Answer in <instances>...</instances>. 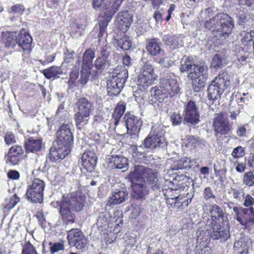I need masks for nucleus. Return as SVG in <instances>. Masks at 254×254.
<instances>
[{
	"mask_svg": "<svg viewBox=\"0 0 254 254\" xmlns=\"http://www.w3.org/2000/svg\"><path fill=\"white\" fill-rule=\"evenodd\" d=\"M131 183L134 197L144 199L148 194L149 186L153 190L161 188L160 179L151 169L143 166H135L128 175Z\"/></svg>",
	"mask_w": 254,
	"mask_h": 254,
	"instance_id": "nucleus-1",
	"label": "nucleus"
},
{
	"mask_svg": "<svg viewBox=\"0 0 254 254\" xmlns=\"http://www.w3.org/2000/svg\"><path fill=\"white\" fill-rule=\"evenodd\" d=\"M85 201V196L77 190L63 195L61 200L53 201L51 204L55 208H59L62 219L68 224L75 222V216L73 212L81 210Z\"/></svg>",
	"mask_w": 254,
	"mask_h": 254,
	"instance_id": "nucleus-2",
	"label": "nucleus"
},
{
	"mask_svg": "<svg viewBox=\"0 0 254 254\" xmlns=\"http://www.w3.org/2000/svg\"><path fill=\"white\" fill-rule=\"evenodd\" d=\"M57 137L49 153L50 159L52 162L64 159L70 152L73 144V135L68 125H63L60 127L57 131Z\"/></svg>",
	"mask_w": 254,
	"mask_h": 254,
	"instance_id": "nucleus-3",
	"label": "nucleus"
},
{
	"mask_svg": "<svg viewBox=\"0 0 254 254\" xmlns=\"http://www.w3.org/2000/svg\"><path fill=\"white\" fill-rule=\"evenodd\" d=\"M180 91L177 81L174 79H161L160 86L152 87L150 90V101L154 107H159L165 98L175 96Z\"/></svg>",
	"mask_w": 254,
	"mask_h": 254,
	"instance_id": "nucleus-4",
	"label": "nucleus"
},
{
	"mask_svg": "<svg viewBox=\"0 0 254 254\" xmlns=\"http://www.w3.org/2000/svg\"><path fill=\"white\" fill-rule=\"evenodd\" d=\"M232 18L224 13H219L205 23V27L215 36L227 37L233 27Z\"/></svg>",
	"mask_w": 254,
	"mask_h": 254,
	"instance_id": "nucleus-5",
	"label": "nucleus"
},
{
	"mask_svg": "<svg viewBox=\"0 0 254 254\" xmlns=\"http://www.w3.org/2000/svg\"><path fill=\"white\" fill-rule=\"evenodd\" d=\"M124 0H110L102 2V12L99 22V38L102 37L106 33L108 23L113 16L118 10L120 6Z\"/></svg>",
	"mask_w": 254,
	"mask_h": 254,
	"instance_id": "nucleus-6",
	"label": "nucleus"
},
{
	"mask_svg": "<svg viewBox=\"0 0 254 254\" xmlns=\"http://www.w3.org/2000/svg\"><path fill=\"white\" fill-rule=\"evenodd\" d=\"M230 76L226 71L220 72L213 79L207 89L209 100H214L220 97L224 90L229 86Z\"/></svg>",
	"mask_w": 254,
	"mask_h": 254,
	"instance_id": "nucleus-7",
	"label": "nucleus"
},
{
	"mask_svg": "<svg viewBox=\"0 0 254 254\" xmlns=\"http://www.w3.org/2000/svg\"><path fill=\"white\" fill-rule=\"evenodd\" d=\"M77 111L74 114L75 125L77 128L81 129L86 125L90 119L92 104L85 98H81L76 103Z\"/></svg>",
	"mask_w": 254,
	"mask_h": 254,
	"instance_id": "nucleus-8",
	"label": "nucleus"
},
{
	"mask_svg": "<svg viewBox=\"0 0 254 254\" xmlns=\"http://www.w3.org/2000/svg\"><path fill=\"white\" fill-rule=\"evenodd\" d=\"M167 141L163 136V131L159 127H153L142 145L148 151H152L166 146Z\"/></svg>",
	"mask_w": 254,
	"mask_h": 254,
	"instance_id": "nucleus-9",
	"label": "nucleus"
},
{
	"mask_svg": "<svg viewBox=\"0 0 254 254\" xmlns=\"http://www.w3.org/2000/svg\"><path fill=\"white\" fill-rule=\"evenodd\" d=\"M45 183L38 179H34L28 183L25 195L27 199L33 203H41L43 201Z\"/></svg>",
	"mask_w": 254,
	"mask_h": 254,
	"instance_id": "nucleus-10",
	"label": "nucleus"
},
{
	"mask_svg": "<svg viewBox=\"0 0 254 254\" xmlns=\"http://www.w3.org/2000/svg\"><path fill=\"white\" fill-rule=\"evenodd\" d=\"M206 226L209 227L207 229L208 234L214 240L220 239L223 241L227 240L230 237V231L228 222L209 223Z\"/></svg>",
	"mask_w": 254,
	"mask_h": 254,
	"instance_id": "nucleus-11",
	"label": "nucleus"
},
{
	"mask_svg": "<svg viewBox=\"0 0 254 254\" xmlns=\"http://www.w3.org/2000/svg\"><path fill=\"white\" fill-rule=\"evenodd\" d=\"M156 76L152 65L146 62L137 76L136 84L140 89L145 90L152 84Z\"/></svg>",
	"mask_w": 254,
	"mask_h": 254,
	"instance_id": "nucleus-12",
	"label": "nucleus"
},
{
	"mask_svg": "<svg viewBox=\"0 0 254 254\" xmlns=\"http://www.w3.org/2000/svg\"><path fill=\"white\" fill-rule=\"evenodd\" d=\"M233 209L236 215V220L246 229L251 230L254 228V209L253 207L240 209L237 207H234Z\"/></svg>",
	"mask_w": 254,
	"mask_h": 254,
	"instance_id": "nucleus-13",
	"label": "nucleus"
},
{
	"mask_svg": "<svg viewBox=\"0 0 254 254\" xmlns=\"http://www.w3.org/2000/svg\"><path fill=\"white\" fill-rule=\"evenodd\" d=\"M67 238L69 244L75 246L78 250L84 249L86 245V239L82 232L78 229H71L69 230Z\"/></svg>",
	"mask_w": 254,
	"mask_h": 254,
	"instance_id": "nucleus-14",
	"label": "nucleus"
},
{
	"mask_svg": "<svg viewBox=\"0 0 254 254\" xmlns=\"http://www.w3.org/2000/svg\"><path fill=\"white\" fill-rule=\"evenodd\" d=\"M127 133L131 135H136L140 131L142 122L141 119L130 114H127L124 117Z\"/></svg>",
	"mask_w": 254,
	"mask_h": 254,
	"instance_id": "nucleus-15",
	"label": "nucleus"
},
{
	"mask_svg": "<svg viewBox=\"0 0 254 254\" xmlns=\"http://www.w3.org/2000/svg\"><path fill=\"white\" fill-rule=\"evenodd\" d=\"M184 120L190 124H195L199 121V115L193 101H190L185 106Z\"/></svg>",
	"mask_w": 254,
	"mask_h": 254,
	"instance_id": "nucleus-16",
	"label": "nucleus"
},
{
	"mask_svg": "<svg viewBox=\"0 0 254 254\" xmlns=\"http://www.w3.org/2000/svg\"><path fill=\"white\" fill-rule=\"evenodd\" d=\"M213 126L215 131L218 133L226 134L230 131L229 124L226 115L224 113L215 115Z\"/></svg>",
	"mask_w": 254,
	"mask_h": 254,
	"instance_id": "nucleus-17",
	"label": "nucleus"
},
{
	"mask_svg": "<svg viewBox=\"0 0 254 254\" xmlns=\"http://www.w3.org/2000/svg\"><path fill=\"white\" fill-rule=\"evenodd\" d=\"M209 212L211 219L208 221L209 223L228 222V214L217 204L209 205Z\"/></svg>",
	"mask_w": 254,
	"mask_h": 254,
	"instance_id": "nucleus-18",
	"label": "nucleus"
},
{
	"mask_svg": "<svg viewBox=\"0 0 254 254\" xmlns=\"http://www.w3.org/2000/svg\"><path fill=\"white\" fill-rule=\"evenodd\" d=\"M97 157L93 151L86 150L81 157L82 166L88 172H92L96 166Z\"/></svg>",
	"mask_w": 254,
	"mask_h": 254,
	"instance_id": "nucleus-19",
	"label": "nucleus"
},
{
	"mask_svg": "<svg viewBox=\"0 0 254 254\" xmlns=\"http://www.w3.org/2000/svg\"><path fill=\"white\" fill-rule=\"evenodd\" d=\"M32 38L25 30H21L16 37V44L19 47L24 51L25 53L28 54L31 51V45Z\"/></svg>",
	"mask_w": 254,
	"mask_h": 254,
	"instance_id": "nucleus-20",
	"label": "nucleus"
},
{
	"mask_svg": "<svg viewBox=\"0 0 254 254\" xmlns=\"http://www.w3.org/2000/svg\"><path fill=\"white\" fill-rule=\"evenodd\" d=\"M23 153L21 146L15 145L12 146L9 150L8 154L5 155L6 163L11 165H15L20 161L21 156Z\"/></svg>",
	"mask_w": 254,
	"mask_h": 254,
	"instance_id": "nucleus-21",
	"label": "nucleus"
},
{
	"mask_svg": "<svg viewBox=\"0 0 254 254\" xmlns=\"http://www.w3.org/2000/svg\"><path fill=\"white\" fill-rule=\"evenodd\" d=\"M132 22L131 17L127 11L120 12L116 17V24L123 32H126Z\"/></svg>",
	"mask_w": 254,
	"mask_h": 254,
	"instance_id": "nucleus-22",
	"label": "nucleus"
},
{
	"mask_svg": "<svg viewBox=\"0 0 254 254\" xmlns=\"http://www.w3.org/2000/svg\"><path fill=\"white\" fill-rule=\"evenodd\" d=\"M109 166L112 169L127 168V159L121 155H112L109 158Z\"/></svg>",
	"mask_w": 254,
	"mask_h": 254,
	"instance_id": "nucleus-23",
	"label": "nucleus"
},
{
	"mask_svg": "<svg viewBox=\"0 0 254 254\" xmlns=\"http://www.w3.org/2000/svg\"><path fill=\"white\" fill-rule=\"evenodd\" d=\"M128 77L127 69L123 66H118L113 71L112 75L110 76L114 78L115 81L121 83L124 86Z\"/></svg>",
	"mask_w": 254,
	"mask_h": 254,
	"instance_id": "nucleus-24",
	"label": "nucleus"
},
{
	"mask_svg": "<svg viewBox=\"0 0 254 254\" xmlns=\"http://www.w3.org/2000/svg\"><path fill=\"white\" fill-rule=\"evenodd\" d=\"M128 198V193L124 190L114 191L110 196L109 202L111 204H118L125 201Z\"/></svg>",
	"mask_w": 254,
	"mask_h": 254,
	"instance_id": "nucleus-25",
	"label": "nucleus"
},
{
	"mask_svg": "<svg viewBox=\"0 0 254 254\" xmlns=\"http://www.w3.org/2000/svg\"><path fill=\"white\" fill-rule=\"evenodd\" d=\"M112 219L113 218L109 212L105 211L101 212L97 221V225L98 229L101 231L105 229L106 227L109 226Z\"/></svg>",
	"mask_w": 254,
	"mask_h": 254,
	"instance_id": "nucleus-26",
	"label": "nucleus"
},
{
	"mask_svg": "<svg viewBox=\"0 0 254 254\" xmlns=\"http://www.w3.org/2000/svg\"><path fill=\"white\" fill-rule=\"evenodd\" d=\"M42 146L41 138L31 137L25 142V147L27 152H35L39 151Z\"/></svg>",
	"mask_w": 254,
	"mask_h": 254,
	"instance_id": "nucleus-27",
	"label": "nucleus"
},
{
	"mask_svg": "<svg viewBox=\"0 0 254 254\" xmlns=\"http://www.w3.org/2000/svg\"><path fill=\"white\" fill-rule=\"evenodd\" d=\"M123 87L121 83L115 81L114 78L109 77L107 82V90L110 96L118 95Z\"/></svg>",
	"mask_w": 254,
	"mask_h": 254,
	"instance_id": "nucleus-28",
	"label": "nucleus"
},
{
	"mask_svg": "<svg viewBox=\"0 0 254 254\" xmlns=\"http://www.w3.org/2000/svg\"><path fill=\"white\" fill-rule=\"evenodd\" d=\"M190 200H189L185 197L179 196L177 198H174L168 200V204L170 205L171 207L176 208L178 210H182L187 207L190 202Z\"/></svg>",
	"mask_w": 254,
	"mask_h": 254,
	"instance_id": "nucleus-29",
	"label": "nucleus"
},
{
	"mask_svg": "<svg viewBox=\"0 0 254 254\" xmlns=\"http://www.w3.org/2000/svg\"><path fill=\"white\" fill-rule=\"evenodd\" d=\"M207 66L204 64L198 65L193 64V68L190 71L189 76L190 78H195L201 76H206Z\"/></svg>",
	"mask_w": 254,
	"mask_h": 254,
	"instance_id": "nucleus-30",
	"label": "nucleus"
},
{
	"mask_svg": "<svg viewBox=\"0 0 254 254\" xmlns=\"http://www.w3.org/2000/svg\"><path fill=\"white\" fill-rule=\"evenodd\" d=\"M146 50L149 54L153 56H157L163 52L161 48V43L155 39H152L147 42Z\"/></svg>",
	"mask_w": 254,
	"mask_h": 254,
	"instance_id": "nucleus-31",
	"label": "nucleus"
},
{
	"mask_svg": "<svg viewBox=\"0 0 254 254\" xmlns=\"http://www.w3.org/2000/svg\"><path fill=\"white\" fill-rule=\"evenodd\" d=\"M1 39L6 47L14 48L16 46V38L13 33L7 31L2 32Z\"/></svg>",
	"mask_w": 254,
	"mask_h": 254,
	"instance_id": "nucleus-32",
	"label": "nucleus"
},
{
	"mask_svg": "<svg viewBox=\"0 0 254 254\" xmlns=\"http://www.w3.org/2000/svg\"><path fill=\"white\" fill-rule=\"evenodd\" d=\"M163 40L167 46L170 49H176L182 45V41L180 37L177 35H166L163 38Z\"/></svg>",
	"mask_w": 254,
	"mask_h": 254,
	"instance_id": "nucleus-33",
	"label": "nucleus"
},
{
	"mask_svg": "<svg viewBox=\"0 0 254 254\" xmlns=\"http://www.w3.org/2000/svg\"><path fill=\"white\" fill-rule=\"evenodd\" d=\"M251 247V243L239 241L234 243V252L236 254H249Z\"/></svg>",
	"mask_w": 254,
	"mask_h": 254,
	"instance_id": "nucleus-34",
	"label": "nucleus"
},
{
	"mask_svg": "<svg viewBox=\"0 0 254 254\" xmlns=\"http://www.w3.org/2000/svg\"><path fill=\"white\" fill-rule=\"evenodd\" d=\"M227 57L223 54H219L215 55L212 59L211 67L216 69L221 68L224 64H227Z\"/></svg>",
	"mask_w": 254,
	"mask_h": 254,
	"instance_id": "nucleus-35",
	"label": "nucleus"
},
{
	"mask_svg": "<svg viewBox=\"0 0 254 254\" xmlns=\"http://www.w3.org/2000/svg\"><path fill=\"white\" fill-rule=\"evenodd\" d=\"M126 110L125 104L123 102H120L118 104L113 114L112 117L114 120V125L117 126L121 118L123 115Z\"/></svg>",
	"mask_w": 254,
	"mask_h": 254,
	"instance_id": "nucleus-36",
	"label": "nucleus"
},
{
	"mask_svg": "<svg viewBox=\"0 0 254 254\" xmlns=\"http://www.w3.org/2000/svg\"><path fill=\"white\" fill-rule=\"evenodd\" d=\"M94 56L95 54L93 50L90 49L87 50L83 56V65L82 66L91 69Z\"/></svg>",
	"mask_w": 254,
	"mask_h": 254,
	"instance_id": "nucleus-37",
	"label": "nucleus"
},
{
	"mask_svg": "<svg viewBox=\"0 0 254 254\" xmlns=\"http://www.w3.org/2000/svg\"><path fill=\"white\" fill-rule=\"evenodd\" d=\"M190 158L187 157H184L178 161H175L171 166V169L172 170H177L179 169H184L189 168Z\"/></svg>",
	"mask_w": 254,
	"mask_h": 254,
	"instance_id": "nucleus-38",
	"label": "nucleus"
},
{
	"mask_svg": "<svg viewBox=\"0 0 254 254\" xmlns=\"http://www.w3.org/2000/svg\"><path fill=\"white\" fill-rule=\"evenodd\" d=\"M43 73L47 78L50 79L62 74V70L60 66H52L49 68L44 69Z\"/></svg>",
	"mask_w": 254,
	"mask_h": 254,
	"instance_id": "nucleus-39",
	"label": "nucleus"
},
{
	"mask_svg": "<svg viewBox=\"0 0 254 254\" xmlns=\"http://www.w3.org/2000/svg\"><path fill=\"white\" fill-rule=\"evenodd\" d=\"M206 76L191 78L192 86L195 92H199L203 89Z\"/></svg>",
	"mask_w": 254,
	"mask_h": 254,
	"instance_id": "nucleus-40",
	"label": "nucleus"
},
{
	"mask_svg": "<svg viewBox=\"0 0 254 254\" xmlns=\"http://www.w3.org/2000/svg\"><path fill=\"white\" fill-rule=\"evenodd\" d=\"M198 143V138L193 136H189L183 140V145L191 150L194 149Z\"/></svg>",
	"mask_w": 254,
	"mask_h": 254,
	"instance_id": "nucleus-41",
	"label": "nucleus"
},
{
	"mask_svg": "<svg viewBox=\"0 0 254 254\" xmlns=\"http://www.w3.org/2000/svg\"><path fill=\"white\" fill-rule=\"evenodd\" d=\"M247 50V48L246 50H244L242 47H239L236 49L238 61L242 64H245L247 63V59L249 55Z\"/></svg>",
	"mask_w": 254,
	"mask_h": 254,
	"instance_id": "nucleus-42",
	"label": "nucleus"
},
{
	"mask_svg": "<svg viewBox=\"0 0 254 254\" xmlns=\"http://www.w3.org/2000/svg\"><path fill=\"white\" fill-rule=\"evenodd\" d=\"M74 51L71 50L66 49L64 52V60L62 63L63 67H67L72 64L73 61Z\"/></svg>",
	"mask_w": 254,
	"mask_h": 254,
	"instance_id": "nucleus-43",
	"label": "nucleus"
},
{
	"mask_svg": "<svg viewBox=\"0 0 254 254\" xmlns=\"http://www.w3.org/2000/svg\"><path fill=\"white\" fill-rule=\"evenodd\" d=\"M90 69L89 68H85L82 66L81 70V75L79 82L82 85L86 84L88 80L89 76L90 74Z\"/></svg>",
	"mask_w": 254,
	"mask_h": 254,
	"instance_id": "nucleus-44",
	"label": "nucleus"
},
{
	"mask_svg": "<svg viewBox=\"0 0 254 254\" xmlns=\"http://www.w3.org/2000/svg\"><path fill=\"white\" fill-rule=\"evenodd\" d=\"M118 45L124 50L129 49L132 46V42L128 36H125L118 41Z\"/></svg>",
	"mask_w": 254,
	"mask_h": 254,
	"instance_id": "nucleus-45",
	"label": "nucleus"
},
{
	"mask_svg": "<svg viewBox=\"0 0 254 254\" xmlns=\"http://www.w3.org/2000/svg\"><path fill=\"white\" fill-rule=\"evenodd\" d=\"M195 251L196 254H210V249L204 242L201 245H196Z\"/></svg>",
	"mask_w": 254,
	"mask_h": 254,
	"instance_id": "nucleus-46",
	"label": "nucleus"
},
{
	"mask_svg": "<svg viewBox=\"0 0 254 254\" xmlns=\"http://www.w3.org/2000/svg\"><path fill=\"white\" fill-rule=\"evenodd\" d=\"M197 239V245H200L203 244H206V240L207 238L205 237V232L202 230V228H199L196 231Z\"/></svg>",
	"mask_w": 254,
	"mask_h": 254,
	"instance_id": "nucleus-47",
	"label": "nucleus"
},
{
	"mask_svg": "<svg viewBox=\"0 0 254 254\" xmlns=\"http://www.w3.org/2000/svg\"><path fill=\"white\" fill-rule=\"evenodd\" d=\"M22 254H38L34 246L30 243L26 244L23 248Z\"/></svg>",
	"mask_w": 254,
	"mask_h": 254,
	"instance_id": "nucleus-48",
	"label": "nucleus"
},
{
	"mask_svg": "<svg viewBox=\"0 0 254 254\" xmlns=\"http://www.w3.org/2000/svg\"><path fill=\"white\" fill-rule=\"evenodd\" d=\"M50 252L52 254L58 252L61 250H63L64 249V245L61 243H50Z\"/></svg>",
	"mask_w": 254,
	"mask_h": 254,
	"instance_id": "nucleus-49",
	"label": "nucleus"
},
{
	"mask_svg": "<svg viewBox=\"0 0 254 254\" xmlns=\"http://www.w3.org/2000/svg\"><path fill=\"white\" fill-rule=\"evenodd\" d=\"M192 63L189 59H186L184 61H182L180 69L182 72L187 71L189 70L190 71L192 69Z\"/></svg>",
	"mask_w": 254,
	"mask_h": 254,
	"instance_id": "nucleus-50",
	"label": "nucleus"
},
{
	"mask_svg": "<svg viewBox=\"0 0 254 254\" xmlns=\"http://www.w3.org/2000/svg\"><path fill=\"white\" fill-rule=\"evenodd\" d=\"M85 26L84 24L74 23L73 24L72 26L71 32L73 34L78 33L79 35H81L82 32L84 30L85 28Z\"/></svg>",
	"mask_w": 254,
	"mask_h": 254,
	"instance_id": "nucleus-51",
	"label": "nucleus"
},
{
	"mask_svg": "<svg viewBox=\"0 0 254 254\" xmlns=\"http://www.w3.org/2000/svg\"><path fill=\"white\" fill-rule=\"evenodd\" d=\"M244 181L247 185L253 186L254 185V175L252 172L246 173L244 176Z\"/></svg>",
	"mask_w": 254,
	"mask_h": 254,
	"instance_id": "nucleus-52",
	"label": "nucleus"
},
{
	"mask_svg": "<svg viewBox=\"0 0 254 254\" xmlns=\"http://www.w3.org/2000/svg\"><path fill=\"white\" fill-rule=\"evenodd\" d=\"M159 63L164 67H169L174 64V61L171 60L169 57L165 56L160 59Z\"/></svg>",
	"mask_w": 254,
	"mask_h": 254,
	"instance_id": "nucleus-53",
	"label": "nucleus"
},
{
	"mask_svg": "<svg viewBox=\"0 0 254 254\" xmlns=\"http://www.w3.org/2000/svg\"><path fill=\"white\" fill-rule=\"evenodd\" d=\"M170 118L173 126L180 125L182 121V118L178 113H174Z\"/></svg>",
	"mask_w": 254,
	"mask_h": 254,
	"instance_id": "nucleus-54",
	"label": "nucleus"
},
{
	"mask_svg": "<svg viewBox=\"0 0 254 254\" xmlns=\"http://www.w3.org/2000/svg\"><path fill=\"white\" fill-rule=\"evenodd\" d=\"M253 34H254V31L245 33L242 39V42L244 45L247 46L253 40Z\"/></svg>",
	"mask_w": 254,
	"mask_h": 254,
	"instance_id": "nucleus-55",
	"label": "nucleus"
},
{
	"mask_svg": "<svg viewBox=\"0 0 254 254\" xmlns=\"http://www.w3.org/2000/svg\"><path fill=\"white\" fill-rule=\"evenodd\" d=\"M244 154V150L241 146H239L233 150L232 155L234 158H238L242 157Z\"/></svg>",
	"mask_w": 254,
	"mask_h": 254,
	"instance_id": "nucleus-56",
	"label": "nucleus"
},
{
	"mask_svg": "<svg viewBox=\"0 0 254 254\" xmlns=\"http://www.w3.org/2000/svg\"><path fill=\"white\" fill-rule=\"evenodd\" d=\"M20 198L17 196L16 194L12 195L9 199L8 203L7 204L9 208H13L15 205L19 201Z\"/></svg>",
	"mask_w": 254,
	"mask_h": 254,
	"instance_id": "nucleus-57",
	"label": "nucleus"
},
{
	"mask_svg": "<svg viewBox=\"0 0 254 254\" xmlns=\"http://www.w3.org/2000/svg\"><path fill=\"white\" fill-rule=\"evenodd\" d=\"M95 65L98 69H103L106 66L105 59L102 58L97 59L95 62Z\"/></svg>",
	"mask_w": 254,
	"mask_h": 254,
	"instance_id": "nucleus-58",
	"label": "nucleus"
},
{
	"mask_svg": "<svg viewBox=\"0 0 254 254\" xmlns=\"http://www.w3.org/2000/svg\"><path fill=\"white\" fill-rule=\"evenodd\" d=\"M203 197L206 200L215 197V195L212 193V190L210 187H206L204 189Z\"/></svg>",
	"mask_w": 254,
	"mask_h": 254,
	"instance_id": "nucleus-59",
	"label": "nucleus"
},
{
	"mask_svg": "<svg viewBox=\"0 0 254 254\" xmlns=\"http://www.w3.org/2000/svg\"><path fill=\"white\" fill-rule=\"evenodd\" d=\"M131 213L130 214V217L132 219H135L137 217H138L140 213V208L139 206L135 205L131 206Z\"/></svg>",
	"mask_w": 254,
	"mask_h": 254,
	"instance_id": "nucleus-60",
	"label": "nucleus"
},
{
	"mask_svg": "<svg viewBox=\"0 0 254 254\" xmlns=\"http://www.w3.org/2000/svg\"><path fill=\"white\" fill-rule=\"evenodd\" d=\"M177 190H169L167 191V194L165 195L166 196V200L167 202V203L168 204V200L171 198H172L174 199V198H177L179 195H177L176 191Z\"/></svg>",
	"mask_w": 254,
	"mask_h": 254,
	"instance_id": "nucleus-61",
	"label": "nucleus"
},
{
	"mask_svg": "<svg viewBox=\"0 0 254 254\" xmlns=\"http://www.w3.org/2000/svg\"><path fill=\"white\" fill-rule=\"evenodd\" d=\"M7 177L11 179L18 180L19 178L20 174L17 171L10 170L7 173Z\"/></svg>",
	"mask_w": 254,
	"mask_h": 254,
	"instance_id": "nucleus-62",
	"label": "nucleus"
},
{
	"mask_svg": "<svg viewBox=\"0 0 254 254\" xmlns=\"http://www.w3.org/2000/svg\"><path fill=\"white\" fill-rule=\"evenodd\" d=\"M5 141L7 144H11L15 142L14 135L12 133H7L5 136Z\"/></svg>",
	"mask_w": 254,
	"mask_h": 254,
	"instance_id": "nucleus-63",
	"label": "nucleus"
},
{
	"mask_svg": "<svg viewBox=\"0 0 254 254\" xmlns=\"http://www.w3.org/2000/svg\"><path fill=\"white\" fill-rule=\"evenodd\" d=\"M244 205L249 207L254 204V198L250 195H247L245 198Z\"/></svg>",
	"mask_w": 254,
	"mask_h": 254,
	"instance_id": "nucleus-64",
	"label": "nucleus"
}]
</instances>
